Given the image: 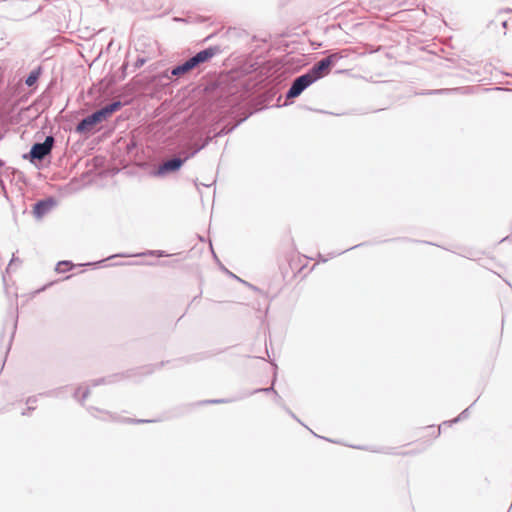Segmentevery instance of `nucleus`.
<instances>
[{
	"mask_svg": "<svg viewBox=\"0 0 512 512\" xmlns=\"http://www.w3.org/2000/svg\"><path fill=\"white\" fill-rule=\"evenodd\" d=\"M313 83L314 79H312V76H310L307 72L296 77L291 83L290 88L286 92V100H291L298 97L305 89H307Z\"/></svg>",
	"mask_w": 512,
	"mask_h": 512,
	"instance_id": "obj_1",
	"label": "nucleus"
},
{
	"mask_svg": "<svg viewBox=\"0 0 512 512\" xmlns=\"http://www.w3.org/2000/svg\"><path fill=\"white\" fill-rule=\"evenodd\" d=\"M54 142L55 140L53 136H47L43 142L34 143L29 152L30 160H43L51 153Z\"/></svg>",
	"mask_w": 512,
	"mask_h": 512,
	"instance_id": "obj_2",
	"label": "nucleus"
},
{
	"mask_svg": "<svg viewBox=\"0 0 512 512\" xmlns=\"http://www.w3.org/2000/svg\"><path fill=\"white\" fill-rule=\"evenodd\" d=\"M184 163L185 159H181V157H173L168 159L159 165L156 175L163 176L169 172L177 171Z\"/></svg>",
	"mask_w": 512,
	"mask_h": 512,
	"instance_id": "obj_3",
	"label": "nucleus"
},
{
	"mask_svg": "<svg viewBox=\"0 0 512 512\" xmlns=\"http://www.w3.org/2000/svg\"><path fill=\"white\" fill-rule=\"evenodd\" d=\"M102 122L97 116L96 112L84 117L75 128V131L79 134H85L90 132L98 123Z\"/></svg>",
	"mask_w": 512,
	"mask_h": 512,
	"instance_id": "obj_4",
	"label": "nucleus"
},
{
	"mask_svg": "<svg viewBox=\"0 0 512 512\" xmlns=\"http://www.w3.org/2000/svg\"><path fill=\"white\" fill-rule=\"evenodd\" d=\"M331 67L329 65V60H325V58H322L320 61L315 63L308 71L307 73L312 76V79H314V82L321 79L325 75H327L330 71Z\"/></svg>",
	"mask_w": 512,
	"mask_h": 512,
	"instance_id": "obj_5",
	"label": "nucleus"
},
{
	"mask_svg": "<svg viewBox=\"0 0 512 512\" xmlns=\"http://www.w3.org/2000/svg\"><path fill=\"white\" fill-rule=\"evenodd\" d=\"M211 137H207L201 144L194 143L189 144L183 147L179 152V157L181 159H185V162L195 156L199 151H201L208 143L211 141Z\"/></svg>",
	"mask_w": 512,
	"mask_h": 512,
	"instance_id": "obj_6",
	"label": "nucleus"
},
{
	"mask_svg": "<svg viewBox=\"0 0 512 512\" xmlns=\"http://www.w3.org/2000/svg\"><path fill=\"white\" fill-rule=\"evenodd\" d=\"M56 202L52 197L45 198L37 201L34 204L33 213L36 218H41L46 215L55 206Z\"/></svg>",
	"mask_w": 512,
	"mask_h": 512,
	"instance_id": "obj_7",
	"label": "nucleus"
},
{
	"mask_svg": "<svg viewBox=\"0 0 512 512\" xmlns=\"http://www.w3.org/2000/svg\"><path fill=\"white\" fill-rule=\"evenodd\" d=\"M218 49L215 47H209L204 50L199 51L194 56L191 57V60L197 67L198 65L209 61L213 56L216 55Z\"/></svg>",
	"mask_w": 512,
	"mask_h": 512,
	"instance_id": "obj_8",
	"label": "nucleus"
},
{
	"mask_svg": "<svg viewBox=\"0 0 512 512\" xmlns=\"http://www.w3.org/2000/svg\"><path fill=\"white\" fill-rule=\"evenodd\" d=\"M123 106L122 102L117 100L106 106L96 110L97 116L101 119V121L106 120L110 117L114 112H117Z\"/></svg>",
	"mask_w": 512,
	"mask_h": 512,
	"instance_id": "obj_9",
	"label": "nucleus"
},
{
	"mask_svg": "<svg viewBox=\"0 0 512 512\" xmlns=\"http://www.w3.org/2000/svg\"><path fill=\"white\" fill-rule=\"evenodd\" d=\"M477 87H459V88H451V89H437L430 90L427 94H450V93H461V94H469L475 93Z\"/></svg>",
	"mask_w": 512,
	"mask_h": 512,
	"instance_id": "obj_10",
	"label": "nucleus"
},
{
	"mask_svg": "<svg viewBox=\"0 0 512 512\" xmlns=\"http://www.w3.org/2000/svg\"><path fill=\"white\" fill-rule=\"evenodd\" d=\"M194 68H196V66L193 63V61L191 60V58H189L184 63L174 66L171 69V74L173 76H181V75L188 73L189 71H191Z\"/></svg>",
	"mask_w": 512,
	"mask_h": 512,
	"instance_id": "obj_11",
	"label": "nucleus"
},
{
	"mask_svg": "<svg viewBox=\"0 0 512 512\" xmlns=\"http://www.w3.org/2000/svg\"><path fill=\"white\" fill-rule=\"evenodd\" d=\"M140 256H156V257H166L168 254L163 250H148L143 253H137V254H116L113 256L108 257L107 259H111L114 257H140Z\"/></svg>",
	"mask_w": 512,
	"mask_h": 512,
	"instance_id": "obj_12",
	"label": "nucleus"
},
{
	"mask_svg": "<svg viewBox=\"0 0 512 512\" xmlns=\"http://www.w3.org/2000/svg\"><path fill=\"white\" fill-rule=\"evenodd\" d=\"M39 75L40 69L31 71L25 80L26 85L29 87L33 86L37 82Z\"/></svg>",
	"mask_w": 512,
	"mask_h": 512,
	"instance_id": "obj_13",
	"label": "nucleus"
},
{
	"mask_svg": "<svg viewBox=\"0 0 512 512\" xmlns=\"http://www.w3.org/2000/svg\"><path fill=\"white\" fill-rule=\"evenodd\" d=\"M89 395V389L86 388V389H82V387H79L78 389H76L75 393H74V397L80 401V402H83Z\"/></svg>",
	"mask_w": 512,
	"mask_h": 512,
	"instance_id": "obj_14",
	"label": "nucleus"
},
{
	"mask_svg": "<svg viewBox=\"0 0 512 512\" xmlns=\"http://www.w3.org/2000/svg\"><path fill=\"white\" fill-rule=\"evenodd\" d=\"M72 263L70 261H60L57 264L56 270L58 272H65L67 270H70L72 268Z\"/></svg>",
	"mask_w": 512,
	"mask_h": 512,
	"instance_id": "obj_15",
	"label": "nucleus"
},
{
	"mask_svg": "<svg viewBox=\"0 0 512 512\" xmlns=\"http://www.w3.org/2000/svg\"><path fill=\"white\" fill-rule=\"evenodd\" d=\"M342 58V55L339 53H332L329 56L325 57V60H329V65L332 67L335 65L340 59Z\"/></svg>",
	"mask_w": 512,
	"mask_h": 512,
	"instance_id": "obj_16",
	"label": "nucleus"
},
{
	"mask_svg": "<svg viewBox=\"0 0 512 512\" xmlns=\"http://www.w3.org/2000/svg\"><path fill=\"white\" fill-rule=\"evenodd\" d=\"M468 411H469V408L465 409L457 418L451 420V421H445L443 422L442 425H452L453 423H457L458 421H460L461 419H465L467 417V414H468Z\"/></svg>",
	"mask_w": 512,
	"mask_h": 512,
	"instance_id": "obj_17",
	"label": "nucleus"
},
{
	"mask_svg": "<svg viewBox=\"0 0 512 512\" xmlns=\"http://www.w3.org/2000/svg\"><path fill=\"white\" fill-rule=\"evenodd\" d=\"M275 401L277 404L283 406L289 415H291L294 419H296L298 422H300V420L295 416V414L289 408L285 407L282 404V398L279 396V394L277 392H275Z\"/></svg>",
	"mask_w": 512,
	"mask_h": 512,
	"instance_id": "obj_18",
	"label": "nucleus"
},
{
	"mask_svg": "<svg viewBox=\"0 0 512 512\" xmlns=\"http://www.w3.org/2000/svg\"><path fill=\"white\" fill-rule=\"evenodd\" d=\"M275 380H276V378L274 377L272 385H274ZM258 392H265V393L273 392L275 394L276 391L274 390L273 386H270L268 388L256 389V390L250 392V394H255V393H258Z\"/></svg>",
	"mask_w": 512,
	"mask_h": 512,
	"instance_id": "obj_19",
	"label": "nucleus"
},
{
	"mask_svg": "<svg viewBox=\"0 0 512 512\" xmlns=\"http://www.w3.org/2000/svg\"><path fill=\"white\" fill-rule=\"evenodd\" d=\"M238 398H231V399H214V400H208L205 403L210 404H219V403H230L233 401H236Z\"/></svg>",
	"mask_w": 512,
	"mask_h": 512,
	"instance_id": "obj_20",
	"label": "nucleus"
},
{
	"mask_svg": "<svg viewBox=\"0 0 512 512\" xmlns=\"http://www.w3.org/2000/svg\"><path fill=\"white\" fill-rule=\"evenodd\" d=\"M36 400H37V397L36 396H33V397H29L27 399V404H28V410H34V406L33 404L36 403Z\"/></svg>",
	"mask_w": 512,
	"mask_h": 512,
	"instance_id": "obj_21",
	"label": "nucleus"
},
{
	"mask_svg": "<svg viewBox=\"0 0 512 512\" xmlns=\"http://www.w3.org/2000/svg\"><path fill=\"white\" fill-rule=\"evenodd\" d=\"M232 129H233V127H232V128H222L219 132H217V133L215 134V137H221V136H223V135H226V134H228L229 132H231V131H232Z\"/></svg>",
	"mask_w": 512,
	"mask_h": 512,
	"instance_id": "obj_22",
	"label": "nucleus"
},
{
	"mask_svg": "<svg viewBox=\"0 0 512 512\" xmlns=\"http://www.w3.org/2000/svg\"><path fill=\"white\" fill-rule=\"evenodd\" d=\"M100 413L103 415V416H100L101 419H104V420H108V419L114 420L115 419L114 416L109 412L100 411Z\"/></svg>",
	"mask_w": 512,
	"mask_h": 512,
	"instance_id": "obj_23",
	"label": "nucleus"
},
{
	"mask_svg": "<svg viewBox=\"0 0 512 512\" xmlns=\"http://www.w3.org/2000/svg\"><path fill=\"white\" fill-rule=\"evenodd\" d=\"M105 382H106L105 378L97 379V380L93 381V386H98V385H100L102 383H105Z\"/></svg>",
	"mask_w": 512,
	"mask_h": 512,
	"instance_id": "obj_24",
	"label": "nucleus"
},
{
	"mask_svg": "<svg viewBox=\"0 0 512 512\" xmlns=\"http://www.w3.org/2000/svg\"><path fill=\"white\" fill-rule=\"evenodd\" d=\"M89 410H90V413L93 415V417H96V414L93 413L94 411L95 412H100L98 409L93 408V407H91Z\"/></svg>",
	"mask_w": 512,
	"mask_h": 512,
	"instance_id": "obj_25",
	"label": "nucleus"
},
{
	"mask_svg": "<svg viewBox=\"0 0 512 512\" xmlns=\"http://www.w3.org/2000/svg\"><path fill=\"white\" fill-rule=\"evenodd\" d=\"M506 239H507V237H503V238L500 240V244H502V245H503V244L505 243Z\"/></svg>",
	"mask_w": 512,
	"mask_h": 512,
	"instance_id": "obj_26",
	"label": "nucleus"
},
{
	"mask_svg": "<svg viewBox=\"0 0 512 512\" xmlns=\"http://www.w3.org/2000/svg\"><path fill=\"white\" fill-rule=\"evenodd\" d=\"M319 258H320L323 262H326V261H327V258H323L321 254H319Z\"/></svg>",
	"mask_w": 512,
	"mask_h": 512,
	"instance_id": "obj_27",
	"label": "nucleus"
},
{
	"mask_svg": "<svg viewBox=\"0 0 512 512\" xmlns=\"http://www.w3.org/2000/svg\"><path fill=\"white\" fill-rule=\"evenodd\" d=\"M50 393H51V392H49V393H44V394H43V393H40V396H44V395H45V396H48V395H50Z\"/></svg>",
	"mask_w": 512,
	"mask_h": 512,
	"instance_id": "obj_28",
	"label": "nucleus"
},
{
	"mask_svg": "<svg viewBox=\"0 0 512 512\" xmlns=\"http://www.w3.org/2000/svg\"><path fill=\"white\" fill-rule=\"evenodd\" d=\"M251 395L250 393L245 394L244 397ZM240 399H243V396H240Z\"/></svg>",
	"mask_w": 512,
	"mask_h": 512,
	"instance_id": "obj_29",
	"label": "nucleus"
},
{
	"mask_svg": "<svg viewBox=\"0 0 512 512\" xmlns=\"http://www.w3.org/2000/svg\"><path fill=\"white\" fill-rule=\"evenodd\" d=\"M137 422L143 423V422H148V421L147 420H138Z\"/></svg>",
	"mask_w": 512,
	"mask_h": 512,
	"instance_id": "obj_30",
	"label": "nucleus"
},
{
	"mask_svg": "<svg viewBox=\"0 0 512 512\" xmlns=\"http://www.w3.org/2000/svg\"><path fill=\"white\" fill-rule=\"evenodd\" d=\"M441 427H442V425H440V426L438 427V434H440Z\"/></svg>",
	"mask_w": 512,
	"mask_h": 512,
	"instance_id": "obj_31",
	"label": "nucleus"
},
{
	"mask_svg": "<svg viewBox=\"0 0 512 512\" xmlns=\"http://www.w3.org/2000/svg\"><path fill=\"white\" fill-rule=\"evenodd\" d=\"M13 261H14V258H12L11 262L9 263V267L12 266Z\"/></svg>",
	"mask_w": 512,
	"mask_h": 512,
	"instance_id": "obj_32",
	"label": "nucleus"
},
{
	"mask_svg": "<svg viewBox=\"0 0 512 512\" xmlns=\"http://www.w3.org/2000/svg\"><path fill=\"white\" fill-rule=\"evenodd\" d=\"M341 253H342V252L335 253V254H333V256L341 255Z\"/></svg>",
	"mask_w": 512,
	"mask_h": 512,
	"instance_id": "obj_33",
	"label": "nucleus"
}]
</instances>
